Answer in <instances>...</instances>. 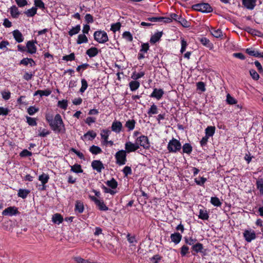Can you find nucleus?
<instances>
[{
  "label": "nucleus",
  "mask_w": 263,
  "mask_h": 263,
  "mask_svg": "<svg viewBox=\"0 0 263 263\" xmlns=\"http://www.w3.org/2000/svg\"><path fill=\"white\" fill-rule=\"evenodd\" d=\"M19 213V212L15 206H9L5 209L2 212L4 215L13 216Z\"/></svg>",
  "instance_id": "6e6552de"
},
{
  "label": "nucleus",
  "mask_w": 263,
  "mask_h": 263,
  "mask_svg": "<svg viewBox=\"0 0 263 263\" xmlns=\"http://www.w3.org/2000/svg\"><path fill=\"white\" fill-rule=\"evenodd\" d=\"M211 33L215 37H220L222 35V31L220 29H215L212 28L210 30Z\"/></svg>",
  "instance_id": "cd10ccee"
},
{
  "label": "nucleus",
  "mask_w": 263,
  "mask_h": 263,
  "mask_svg": "<svg viewBox=\"0 0 263 263\" xmlns=\"http://www.w3.org/2000/svg\"><path fill=\"white\" fill-rule=\"evenodd\" d=\"M81 29V26L80 25H77L76 27H73L71 29H70L68 32V34L70 36H72L74 34H76L79 32Z\"/></svg>",
  "instance_id": "2f4dec72"
},
{
  "label": "nucleus",
  "mask_w": 263,
  "mask_h": 263,
  "mask_svg": "<svg viewBox=\"0 0 263 263\" xmlns=\"http://www.w3.org/2000/svg\"><path fill=\"white\" fill-rule=\"evenodd\" d=\"M136 122L134 120H129L126 121L125 126L128 128L129 130L134 129L135 126Z\"/></svg>",
  "instance_id": "4c0bfd02"
},
{
  "label": "nucleus",
  "mask_w": 263,
  "mask_h": 263,
  "mask_svg": "<svg viewBox=\"0 0 263 263\" xmlns=\"http://www.w3.org/2000/svg\"><path fill=\"white\" fill-rule=\"evenodd\" d=\"M88 42V39L85 34H79L78 35L77 43L78 44H81L84 43H87Z\"/></svg>",
  "instance_id": "72a5a7b5"
},
{
  "label": "nucleus",
  "mask_w": 263,
  "mask_h": 263,
  "mask_svg": "<svg viewBox=\"0 0 263 263\" xmlns=\"http://www.w3.org/2000/svg\"><path fill=\"white\" fill-rule=\"evenodd\" d=\"M52 221L57 224H60L62 222L63 218L62 216L58 213L55 214L52 216Z\"/></svg>",
  "instance_id": "412c9836"
},
{
  "label": "nucleus",
  "mask_w": 263,
  "mask_h": 263,
  "mask_svg": "<svg viewBox=\"0 0 263 263\" xmlns=\"http://www.w3.org/2000/svg\"><path fill=\"white\" fill-rule=\"evenodd\" d=\"M51 129L55 132L65 133L66 129L60 114H57L53 120L50 124Z\"/></svg>",
  "instance_id": "f257e3e1"
},
{
  "label": "nucleus",
  "mask_w": 263,
  "mask_h": 263,
  "mask_svg": "<svg viewBox=\"0 0 263 263\" xmlns=\"http://www.w3.org/2000/svg\"><path fill=\"white\" fill-rule=\"evenodd\" d=\"M27 121L29 125L35 126L36 125V120L34 118L27 117Z\"/></svg>",
  "instance_id": "e2e57ef3"
},
{
  "label": "nucleus",
  "mask_w": 263,
  "mask_h": 263,
  "mask_svg": "<svg viewBox=\"0 0 263 263\" xmlns=\"http://www.w3.org/2000/svg\"><path fill=\"white\" fill-rule=\"evenodd\" d=\"M170 16L173 18L174 20H175L179 23H180V24L184 27H188L190 26V22L187 21L185 19L182 17L181 16L177 15L175 13H172L170 15Z\"/></svg>",
  "instance_id": "423d86ee"
},
{
  "label": "nucleus",
  "mask_w": 263,
  "mask_h": 263,
  "mask_svg": "<svg viewBox=\"0 0 263 263\" xmlns=\"http://www.w3.org/2000/svg\"><path fill=\"white\" fill-rule=\"evenodd\" d=\"M256 0H242V4L247 9L252 10L256 5Z\"/></svg>",
  "instance_id": "4468645a"
},
{
  "label": "nucleus",
  "mask_w": 263,
  "mask_h": 263,
  "mask_svg": "<svg viewBox=\"0 0 263 263\" xmlns=\"http://www.w3.org/2000/svg\"><path fill=\"white\" fill-rule=\"evenodd\" d=\"M75 211L79 213H82L84 211V205L80 201H77L75 205Z\"/></svg>",
  "instance_id": "a878e982"
},
{
  "label": "nucleus",
  "mask_w": 263,
  "mask_h": 263,
  "mask_svg": "<svg viewBox=\"0 0 263 263\" xmlns=\"http://www.w3.org/2000/svg\"><path fill=\"white\" fill-rule=\"evenodd\" d=\"M51 93V91L50 90H48V89H46V90H38L35 92L34 96H37L39 95L41 97H42L43 96H48L49 95H50Z\"/></svg>",
  "instance_id": "4be33fe9"
},
{
  "label": "nucleus",
  "mask_w": 263,
  "mask_h": 263,
  "mask_svg": "<svg viewBox=\"0 0 263 263\" xmlns=\"http://www.w3.org/2000/svg\"><path fill=\"white\" fill-rule=\"evenodd\" d=\"M13 35L16 41L18 43H21L23 41L24 38L22 34L18 30H15L13 31Z\"/></svg>",
  "instance_id": "dca6fc26"
},
{
  "label": "nucleus",
  "mask_w": 263,
  "mask_h": 263,
  "mask_svg": "<svg viewBox=\"0 0 263 263\" xmlns=\"http://www.w3.org/2000/svg\"><path fill=\"white\" fill-rule=\"evenodd\" d=\"M123 172L125 176H127L128 175L132 174V169L130 167L126 166L123 170Z\"/></svg>",
  "instance_id": "bf43d9fd"
},
{
  "label": "nucleus",
  "mask_w": 263,
  "mask_h": 263,
  "mask_svg": "<svg viewBox=\"0 0 263 263\" xmlns=\"http://www.w3.org/2000/svg\"><path fill=\"white\" fill-rule=\"evenodd\" d=\"M162 35V32H158L155 33L152 36L150 42L153 43H155L158 42Z\"/></svg>",
  "instance_id": "5701e85b"
},
{
  "label": "nucleus",
  "mask_w": 263,
  "mask_h": 263,
  "mask_svg": "<svg viewBox=\"0 0 263 263\" xmlns=\"http://www.w3.org/2000/svg\"><path fill=\"white\" fill-rule=\"evenodd\" d=\"M123 37L127 41L131 42L133 41V36L128 31H125L123 34Z\"/></svg>",
  "instance_id": "8fccbe9b"
},
{
  "label": "nucleus",
  "mask_w": 263,
  "mask_h": 263,
  "mask_svg": "<svg viewBox=\"0 0 263 263\" xmlns=\"http://www.w3.org/2000/svg\"><path fill=\"white\" fill-rule=\"evenodd\" d=\"M149 49V45L148 43H143L141 45L140 52H147Z\"/></svg>",
  "instance_id": "338daca9"
},
{
  "label": "nucleus",
  "mask_w": 263,
  "mask_h": 263,
  "mask_svg": "<svg viewBox=\"0 0 263 263\" xmlns=\"http://www.w3.org/2000/svg\"><path fill=\"white\" fill-rule=\"evenodd\" d=\"M197 89L203 92L205 90V84L202 82H199L197 83Z\"/></svg>",
  "instance_id": "052dcab7"
},
{
  "label": "nucleus",
  "mask_w": 263,
  "mask_h": 263,
  "mask_svg": "<svg viewBox=\"0 0 263 263\" xmlns=\"http://www.w3.org/2000/svg\"><path fill=\"white\" fill-rule=\"evenodd\" d=\"M106 184L112 189H116L118 186V182L114 178H112L110 180L107 181Z\"/></svg>",
  "instance_id": "7c9ffc66"
},
{
  "label": "nucleus",
  "mask_w": 263,
  "mask_h": 263,
  "mask_svg": "<svg viewBox=\"0 0 263 263\" xmlns=\"http://www.w3.org/2000/svg\"><path fill=\"white\" fill-rule=\"evenodd\" d=\"M37 9L36 7H32V8L27 10L24 12V13L28 17H32L36 13Z\"/></svg>",
  "instance_id": "473e14b6"
},
{
  "label": "nucleus",
  "mask_w": 263,
  "mask_h": 263,
  "mask_svg": "<svg viewBox=\"0 0 263 263\" xmlns=\"http://www.w3.org/2000/svg\"><path fill=\"white\" fill-rule=\"evenodd\" d=\"M17 5L20 7H23L27 5V2L26 0H15Z\"/></svg>",
  "instance_id": "69168bd1"
},
{
  "label": "nucleus",
  "mask_w": 263,
  "mask_h": 263,
  "mask_svg": "<svg viewBox=\"0 0 263 263\" xmlns=\"http://www.w3.org/2000/svg\"><path fill=\"white\" fill-rule=\"evenodd\" d=\"M85 21L88 23H92L93 22V17L90 14H87L85 16Z\"/></svg>",
  "instance_id": "774afa93"
},
{
  "label": "nucleus",
  "mask_w": 263,
  "mask_h": 263,
  "mask_svg": "<svg viewBox=\"0 0 263 263\" xmlns=\"http://www.w3.org/2000/svg\"><path fill=\"white\" fill-rule=\"evenodd\" d=\"M98 53V50L96 47H91L86 51V54L90 57H93Z\"/></svg>",
  "instance_id": "aec40b11"
},
{
  "label": "nucleus",
  "mask_w": 263,
  "mask_h": 263,
  "mask_svg": "<svg viewBox=\"0 0 263 263\" xmlns=\"http://www.w3.org/2000/svg\"><path fill=\"white\" fill-rule=\"evenodd\" d=\"M34 5L35 7H39L41 9H44L45 8V5L41 0H35Z\"/></svg>",
  "instance_id": "4d7b16f0"
},
{
  "label": "nucleus",
  "mask_w": 263,
  "mask_h": 263,
  "mask_svg": "<svg viewBox=\"0 0 263 263\" xmlns=\"http://www.w3.org/2000/svg\"><path fill=\"white\" fill-rule=\"evenodd\" d=\"M215 127L214 126H208L206 129H205V134L206 136L208 137H211L212 136L214 133H215Z\"/></svg>",
  "instance_id": "c9c22d12"
},
{
  "label": "nucleus",
  "mask_w": 263,
  "mask_h": 263,
  "mask_svg": "<svg viewBox=\"0 0 263 263\" xmlns=\"http://www.w3.org/2000/svg\"><path fill=\"white\" fill-rule=\"evenodd\" d=\"M30 193V191L26 189H20L17 195L18 197L25 199Z\"/></svg>",
  "instance_id": "c85d7f7f"
},
{
  "label": "nucleus",
  "mask_w": 263,
  "mask_h": 263,
  "mask_svg": "<svg viewBox=\"0 0 263 263\" xmlns=\"http://www.w3.org/2000/svg\"><path fill=\"white\" fill-rule=\"evenodd\" d=\"M96 204L101 211H107L108 209V208L106 206V205L104 204V202L103 201L99 200L96 203Z\"/></svg>",
  "instance_id": "58836bf2"
},
{
  "label": "nucleus",
  "mask_w": 263,
  "mask_h": 263,
  "mask_svg": "<svg viewBox=\"0 0 263 263\" xmlns=\"http://www.w3.org/2000/svg\"><path fill=\"white\" fill-rule=\"evenodd\" d=\"M250 74L252 78L255 80H257L259 78V74L254 69H251L250 70Z\"/></svg>",
  "instance_id": "5fc2aeb1"
},
{
  "label": "nucleus",
  "mask_w": 263,
  "mask_h": 263,
  "mask_svg": "<svg viewBox=\"0 0 263 263\" xmlns=\"http://www.w3.org/2000/svg\"><path fill=\"white\" fill-rule=\"evenodd\" d=\"M129 87L132 91L137 90L140 86V83L137 81H131L129 84Z\"/></svg>",
  "instance_id": "f704fd0d"
},
{
  "label": "nucleus",
  "mask_w": 263,
  "mask_h": 263,
  "mask_svg": "<svg viewBox=\"0 0 263 263\" xmlns=\"http://www.w3.org/2000/svg\"><path fill=\"white\" fill-rule=\"evenodd\" d=\"M192 249L196 253L201 252L203 249V245L200 243H197L193 246Z\"/></svg>",
  "instance_id": "a18cd8bd"
},
{
  "label": "nucleus",
  "mask_w": 263,
  "mask_h": 263,
  "mask_svg": "<svg viewBox=\"0 0 263 263\" xmlns=\"http://www.w3.org/2000/svg\"><path fill=\"white\" fill-rule=\"evenodd\" d=\"M91 166L93 170L100 173L104 168V165L100 160H93L91 163Z\"/></svg>",
  "instance_id": "9d476101"
},
{
  "label": "nucleus",
  "mask_w": 263,
  "mask_h": 263,
  "mask_svg": "<svg viewBox=\"0 0 263 263\" xmlns=\"http://www.w3.org/2000/svg\"><path fill=\"white\" fill-rule=\"evenodd\" d=\"M227 101L228 104L231 105L235 104L237 102L236 100L229 94H228L227 96Z\"/></svg>",
  "instance_id": "603ef678"
},
{
  "label": "nucleus",
  "mask_w": 263,
  "mask_h": 263,
  "mask_svg": "<svg viewBox=\"0 0 263 263\" xmlns=\"http://www.w3.org/2000/svg\"><path fill=\"white\" fill-rule=\"evenodd\" d=\"M183 153L188 154H191L192 151V147L189 143H185L182 146Z\"/></svg>",
  "instance_id": "e433bc0d"
},
{
  "label": "nucleus",
  "mask_w": 263,
  "mask_h": 263,
  "mask_svg": "<svg viewBox=\"0 0 263 263\" xmlns=\"http://www.w3.org/2000/svg\"><path fill=\"white\" fill-rule=\"evenodd\" d=\"M211 202L214 206H219L221 204V202L218 198L216 197H212L211 198Z\"/></svg>",
  "instance_id": "37998d69"
},
{
  "label": "nucleus",
  "mask_w": 263,
  "mask_h": 263,
  "mask_svg": "<svg viewBox=\"0 0 263 263\" xmlns=\"http://www.w3.org/2000/svg\"><path fill=\"white\" fill-rule=\"evenodd\" d=\"M167 148L170 152L176 153L181 149V144L178 140L173 138L169 141Z\"/></svg>",
  "instance_id": "f03ea898"
},
{
  "label": "nucleus",
  "mask_w": 263,
  "mask_h": 263,
  "mask_svg": "<svg viewBox=\"0 0 263 263\" xmlns=\"http://www.w3.org/2000/svg\"><path fill=\"white\" fill-rule=\"evenodd\" d=\"M49 179V176L46 174H42L39 177V180L41 181L43 186L48 182V180ZM44 189V187L43 186L42 190Z\"/></svg>",
  "instance_id": "b1692460"
},
{
  "label": "nucleus",
  "mask_w": 263,
  "mask_h": 263,
  "mask_svg": "<svg viewBox=\"0 0 263 263\" xmlns=\"http://www.w3.org/2000/svg\"><path fill=\"white\" fill-rule=\"evenodd\" d=\"M125 147L127 152L130 153L137 150L139 146L136 142V143H133L131 142H127L125 144Z\"/></svg>",
  "instance_id": "1a4fd4ad"
},
{
  "label": "nucleus",
  "mask_w": 263,
  "mask_h": 263,
  "mask_svg": "<svg viewBox=\"0 0 263 263\" xmlns=\"http://www.w3.org/2000/svg\"><path fill=\"white\" fill-rule=\"evenodd\" d=\"M89 151L94 155H97L101 153L102 151L100 147L96 145H92L89 148Z\"/></svg>",
  "instance_id": "bb28decb"
},
{
  "label": "nucleus",
  "mask_w": 263,
  "mask_h": 263,
  "mask_svg": "<svg viewBox=\"0 0 263 263\" xmlns=\"http://www.w3.org/2000/svg\"><path fill=\"white\" fill-rule=\"evenodd\" d=\"M194 10L204 13H209L212 11V8L208 3L197 4L193 6Z\"/></svg>",
  "instance_id": "7ed1b4c3"
},
{
  "label": "nucleus",
  "mask_w": 263,
  "mask_h": 263,
  "mask_svg": "<svg viewBox=\"0 0 263 263\" xmlns=\"http://www.w3.org/2000/svg\"><path fill=\"white\" fill-rule=\"evenodd\" d=\"M144 75V72H140L139 73H134L132 78L134 80L138 79L142 77Z\"/></svg>",
  "instance_id": "0e129e2a"
},
{
  "label": "nucleus",
  "mask_w": 263,
  "mask_h": 263,
  "mask_svg": "<svg viewBox=\"0 0 263 263\" xmlns=\"http://www.w3.org/2000/svg\"><path fill=\"white\" fill-rule=\"evenodd\" d=\"M75 55L74 53H71L69 55H65L63 57V60L65 61H73L74 60Z\"/></svg>",
  "instance_id": "6e6d98bb"
},
{
  "label": "nucleus",
  "mask_w": 263,
  "mask_h": 263,
  "mask_svg": "<svg viewBox=\"0 0 263 263\" xmlns=\"http://www.w3.org/2000/svg\"><path fill=\"white\" fill-rule=\"evenodd\" d=\"M35 43H36V42H33L32 41H28L26 44V48H27V52L33 54L36 52V47L35 45Z\"/></svg>",
  "instance_id": "9b49d317"
},
{
  "label": "nucleus",
  "mask_w": 263,
  "mask_h": 263,
  "mask_svg": "<svg viewBox=\"0 0 263 263\" xmlns=\"http://www.w3.org/2000/svg\"><path fill=\"white\" fill-rule=\"evenodd\" d=\"M39 109L33 106H30L28 108L27 112L30 115H33L34 114L38 111Z\"/></svg>",
  "instance_id": "13d9d810"
},
{
  "label": "nucleus",
  "mask_w": 263,
  "mask_h": 263,
  "mask_svg": "<svg viewBox=\"0 0 263 263\" xmlns=\"http://www.w3.org/2000/svg\"><path fill=\"white\" fill-rule=\"evenodd\" d=\"M121 26V24L119 22L113 24L111 26L110 30L114 32H115L120 29Z\"/></svg>",
  "instance_id": "09e8293b"
},
{
  "label": "nucleus",
  "mask_w": 263,
  "mask_h": 263,
  "mask_svg": "<svg viewBox=\"0 0 263 263\" xmlns=\"http://www.w3.org/2000/svg\"><path fill=\"white\" fill-rule=\"evenodd\" d=\"M81 83H82V86L80 89V91L81 92H83L85 91V90L86 89V88L88 86L87 82L85 79H82Z\"/></svg>",
  "instance_id": "3c124183"
},
{
  "label": "nucleus",
  "mask_w": 263,
  "mask_h": 263,
  "mask_svg": "<svg viewBox=\"0 0 263 263\" xmlns=\"http://www.w3.org/2000/svg\"><path fill=\"white\" fill-rule=\"evenodd\" d=\"M136 143L138 145L143 146L144 148L149 147L148 140L146 136H141L138 138L136 140Z\"/></svg>",
  "instance_id": "0eeeda50"
},
{
  "label": "nucleus",
  "mask_w": 263,
  "mask_h": 263,
  "mask_svg": "<svg viewBox=\"0 0 263 263\" xmlns=\"http://www.w3.org/2000/svg\"><path fill=\"white\" fill-rule=\"evenodd\" d=\"M122 125L120 121H114L111 125V129L116 133H119L122 129Z\"/></svg>",
  "instance_id": "2eb2a0df"
},
{
  "label": "nucleus",
  "mask_w": 263,
  "mask_h": 263,
  "mask_svg": "<svg viewBox=\"0 0 263 263\" xmlns=\"http://www.w3.org/2000/svg\"><path fill=\"white\" fill-rule=\"evenodd\" d=\"M71 167V171L74 173H79L83 172V170L81 168V166L80 164H76L72 166Z\"/></svg>",
  "instance_id": "79ce46f5"
},
{
  "label": "nucleus",
  "mask_w": 263,
  "mask_h": 263,
  "mask_svg": "<svg viewBox=\"0 0 263 263\" xmlns=\"http://www.w3.org/2000/svg\"><path fill=\"white\" fill-rule=\"evenodd\" d=\"M117 164L122 165L126 163V154L124 150H121L116 153L115 155Z\"/></svg>",
  "instance_id": "39448f33"
},
{
  "label": "nucleus",
  "mask_w": 263,
  "mask_h": 263,
  "mask_svg": "<svg viewBox=\"0 0 263 263\" xmlns=\"http://www.w3.org/2000/svg\"><path fill=\"white\" fill-rule=\"evenodd\" d=\"M243 236L248 242H251L256 238V235L254 231L251 232L248 230L245 231Z\"/></svg>",
  "instance_id": "f8f14e48"
},
{
  "label": "nucleus",
  "mask_w": 263,
  "mask_h": 263,
  "mask_svg": "<svg viewBox=\"0 0 263 263\" xmlns=\"http://www.w3.org/2000/svg\"><path fill=\"white\" fill-rule=\"evenodd\" d=\"M58 105L62 109H66L67 107V101L63 100L58 102Z\"/></svg>",
  "instance_id": "864d4df0"
},
{
  "label": "nucleus",
  "mask_w": 263,
  "mask_h": 263,
  "mask_svg": "<svg viewBox=\"0 0 263 263\" xmlns=\"http://www.w3.org/2000/svg\"><path fill=\"white\" fill-rule=\"evenodd\" d=\"M158 113L157 107L155 104H153L149 109L148 110L147 114L149 115H152L153 114H157Z\"/></svg>",
  "instance_id": "49530a36"
},
{
  "label": "nucleus",
  "mask_w": 263,
  "mask_h": 263,
  "mask_svg": "<svg viewBox=\"0 0 263 263\" xmlns=\"http://www.w3.org/2000/svg\"><path fill=\"white\" fill-rule=\"evenodd\" d=\"M182 236L179 233H175L171 234V238L173 242L175 243H178L181 240Z\"/></svg>",
  "instance_id": "a211bd4d"
},
{
  "label": "nucleus",
  "mask_w": 263,
  "mask_h": 263,
  "mask_svg": "<svg viewBox=\"0 0 263 263\" xmlns=\"http://www.w3.org/2000/svg\"><path fill=\"white\" fill-rule=\"evenodd\" d=\"M246 52L252 56H254L255 57H259L260 55V53L258 51H255L253 50L252 48H248L246 49Z\"/></svg>",
  "instance_id": "ea45409f"
},
{
  "label": "nucleus",
  "mask_w": 263,
  "mask_h": 263,
  "mask_svg": "<svg viewBox=\"0 0 263 263\" xmlns=\"http://www.w3.org/2000/svg\"><path fill=\"white\" fill-rule=\"evenodd\" d=\"M245 31L253 35H257L261 37L263 36V34L261 32L252 29L250 27H246L245 28Z\"/></svg>",
  "instance_id": "f3484780"
},
{
  "label": "nucleus",
  "mask_w": 263,
  "mask_h": 263,
  "mask_svg": "<svg viewBox=\"0 0 263 263\" xmlns=\"http://www.w3.org/2000/svg\"><path fill=\"white\" fill-rule=\"evenodd\" d=\"M199 218L203 220H207L209 218V215L206 211L203 210H200Z\"/></svg>",
  "instance_id": "c03bdc74"
},
{
  "label": "nucleus",
  "mask_w": 263,
  "mask_h": 263,
  "mask_svg": "<svg viewBox=\"0 0 263 263\" xmlns=\"http://www.w3.org/2000/svg\"><path fill=\"white\" fill-rule=\"evenodd\" d=\"M94 39L99 43H104L108 40L107 33L104 31H97L94 33Z\"/></svg>",
  "instance_id": "20e7f679"
},
{
  "label": "nucleus",
  "mask_w": 263,
  "mask_h": 263,
  "mask_svg": "<svg viewBox=\"0 0 263 263\" xmlns=\"http://www.w3.org/2000/svg\"><path fill=\"white\" fill-rule=\"evenodd\" d=\"M11 16L14 18H17L20 14L18 8L15 6H12L10 8Z\"/></svg>",
  "instance_id": "6ab92c4d"
},
{
  "label": "nucleus",
  "mask_w": 263,
  "mask_h": 263,
  "mask_svg": "<svg viewBox=\"0 0 263 263\" xmlns=\"http://www.w3.org/2000/svg\"><path fill=\"white\" fill-rule=\"evenodd\" d=\"M126 237H127L128 241L130 243H133L134 242H137V240L136 239L135 236H130V234L128 233Z\"/></svg>",
  "instance_id": "680f3d73"
},
{
  "label": "nucleus",
  "mask_w": 263,
  "mask_h": 263,
  "mask_svg": "<svg viewBox=\"0 0 263 263\" xmlns=\"http://www.w3.org/2000/svg\"><path fill=\"white\" fill-rule=\"evenodd\" d=\"M257 188L259 190L260 193L263 195V179H260L256 181Z\"/></svg>",
  "instance_id": "a19ab883"
},
{
  "label": "nucleus",
  "mask_w": 263,
  "mask_h": 263,
  "mask_svg": "<svg viewBox=\"0 0 263 263\" xmlns=\"http://www.w3.org/2000/svg\"><path fill=\"white\" fill-rule=\"evenodd\" d=\"M110 131L107 129H103L101 133V136L104 140L108 139Z\"/></svg>",
  "instance_id": "de8ad7c7"
},
{
  "label": "nucleus",
  "mask_w": 263,
  "mask_h": 263,
  "mask_svg": "<svg viewBox=\"0 0 263 263\" xmlns=\"http://www.w3.org/2000/svg\"><path fill=\"white\" fill-rule=\"evenodd\" d=\"M200 41L202 45L204 46L212 49L213 47V44L210 42V40L205 37H202L200 39Z\"/></svg>",
  "instance_id": "c756f323"
},
{
  "label": "nucleus",
  "mask_w": 263,
  "mask_h": 263,
  "mask_svg": "<svg viewBox=\"0 0 263 263\" xmlns=\"http://www.w3.org/2000/svg\"><path fill=\"white\" fill-rule=\"evenodd\" d=\"M97 134L93 130H89L84 135L83 137L85 138H88L89 140H92L95 138Z\"/></svg>",
  "instance_id": "393cba45"
},
{
  "label": "nucleus",
  "mask_w": 263,
  "mask_h": 263,
  "mask_svg": "<svg viewBox=\"0 0 263 263\" xmlns=\"http://www.w3.org/2000/svg\"><path fill=\"white\" fill-rule=\"evenodd\" d=\"M164 94V91L162 89H154L153 92L151 95V97L155 98L157 100H159L161 98Z\"/></svg>",
  "instance_id": "ddd939ff"
}]
</instances>
